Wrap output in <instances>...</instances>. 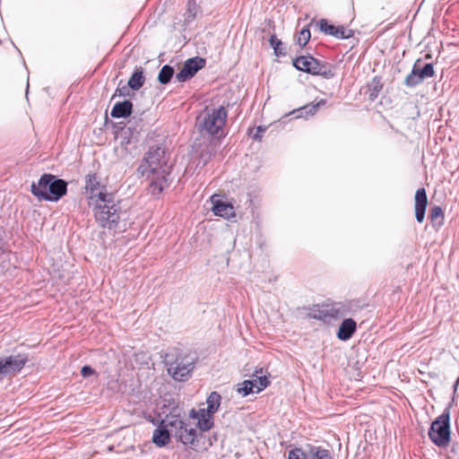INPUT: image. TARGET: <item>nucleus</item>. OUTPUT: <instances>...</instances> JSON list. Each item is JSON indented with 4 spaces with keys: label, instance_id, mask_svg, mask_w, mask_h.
I'll return each instance as SVG.
<instances>
[{
    "label": "nucleus",
    "instance_id": "20e7f679",
    "mask_svg": "<svg viewBox=\"0 0 459 459\" xmlns=\"http://www.w3.org/2000/svg\"><path fill=\"white\" fill-rule=\"evenodd\" d=\"M31 194L39 201L57 202L67 193V182L55 175L44 173L38 182H32Z\"/></svg>",
    "mask_w": 459,
    "mask_h": 459
},
{
    "label": "nucleus",
    "instance_id": "c9c22d12",
    "mask_svg": "<svg viewBox=\"0 0 459 459\" xmlns=\"http://www.w3.org/2000/svg\"><path fill=\"white\" fill-rule=\"evenodd\" d=\"M310 37V30L307 28H303L297 37V44L303 48L309 41Z\"/></svg>",
    "mask_w": 459,
    "mask_h": 459
},
{
    "label": "nucleus",
    "instance_id": "a19ab883",
    "mask_svg": "<svg viewBox=\"0 0 459 459\" xmlns=\"http://www.w3.org/2000/svg\"><path fill=\"white\" fill-rule=\"evenodd\" d=\"M458 385H459V376H458V378L456 379L455 383L454 384V393L456 392Z\"/></svg>",
    "mask_w": 459,
    "mask_h": 459
},
{
    "label": "nucleus",
    "instance_id": "f704fd0d",
    "mask_svg": "<svg viewBox=\"0 0 459 459\" xmlns=\"http://www.w3.org/2000/svg\"><path fill=\"white\" fill-rule=\"evenodd\" d=\"M334 32L335 34L333 37L340 39H349L353 36V30L344 27L343 25L337 26V29L334 30Z\"/></svg>",
    "mask_w": 459,
    "mask_h": 459
},
{
    "label": "nucleus",
    "instance_id": "58836bf2",
    "mask_svg": "<svg viewBox=\"0 0 459 459\" xmlns=\"http://www.w3.org/2000/svg\"><path fill=\"white\" fill-rule=\"evenodd\" d=\"M81 374L83 377H88L95 374V370L88 365L82 368Z\"/></svg>",
    "mask_w": 459,
    "mask_h": 459
},
{
    "label": "nucleus",
    "instance_id": "9b49d317",
    "mask_svg": "<svg viewBox=\"0 0 459 459\" xmlns=\"http://www.w3.org/2000/svg\"><path fill=\"white\" fill-rule=\"evenodd\" d=\"M415 218L418 222L421 223L425 218V212L428 205V197L425 188L421 187L417 189L415 193Z\"/></svg>",
    "mask_w": 459,
    "mask_h": 459
},
{
    "label": "nucleus",
    "instance_id": "c85d7f7f",
    "mask_svg": "<svg viewBox=\"0 0 459 459\" xmlns=\"http://www.w3.org/2000/svg\"><path fill=\"white\" fill-rule=\"evenodd\" d=\"M287 459H307V444L289 450Z\"/></svg>",
    "mask_w": 459,
    "mask_h": 459
},
{
    "label": "nucleus",
    "instance_id": "7c9ffc66",
    "mask_svg": "<svg viewBox=\"0 0 459 459\" xmlns=\"http://www.w3.org/2000/svg\"><path fill=\"white\" fill-rule=\"evenodd\" d=\"M422 81L420 79L417 74L416 68H412L411 73L404 79V85L409 88H413L419 84H420Z\"/></svg>",
    "mask_w": 459,
    "mask_h": 459
},
{
    "label": "nucleus",
    "instance_id": "aec40b11",
    "mask_svg": "<svg viewBox=\"0 0 459 459\" xmlns=\"http://www.w3.org/2000/svg\"><path fill=\"white\" fill-rule=\"evenodd\" d=\"M420 59H418L413 65L412 68H416L417 74L420 79L423 82L426 78H431L435 74L434 67L431 63L425 64L422 68L419 67Z\"/></svg>",
    "mask_w": 459,
    "mask_h": 459
},
{
    "label": "nucleus",
    "instance_id": "473e14b6",
    "mask_svg": "<svg viewBox=\"0 0 459 459\" xmlns=\"http://www.w3.org/2000/svg\"><path fill=\"white\" fill-rule=\"evenodd\" d=\"M254 383L251 382L249 379L248 380H245L243 381L238 388V393L242 394L243 396H247L252 393H255V390H254Z\"/></svg>",
    "mask_w": 459,
    "mask_h": 459
},
{
    "label": "nucleus",
    "instance_id": "72a5a7b5",
    "mask_svg": "<svg viewBox=\"0 0 459 459\" xmlns=\"http://www.w3.org/2000/svg\"><path fill=\"white\" fill-rule=\"evenodd\" d=\"M318 24H319V29L321 31H323L326 35L334 36V34H335L334 30H336L337 26H335L333 24H329L327 20H325V19H321L318 22Z\"/></svg>",
    "mask_w": 459,
    "mask_h": 459
},
{
    "label": "nucleus",
    "instance_id": "6e6552de",
    "mask_svg": "<svg viewBox=\"0 0 459 459\" xmlns=\"http://www.w3.org/2000/svg\"><path fill=\"white\" fill-rule=\"evenodd\" d=\"M28 362V356L25 354H16L5 357H0V380L7 376H15Z\"/></svg>",
    "mask_w": 459,
    "mask_h": 459
},
{
    "label": "nucleus",
    "instance_id": "f3484780",
    "mask_svg": "<svg viewBox=\"0 0 459 459\" xmlns=\"http://www.w3.org/2000/svg\"><path fill=\"white\" fill-rule=\"evenodd\" d=\"M133 103L130 100L117 102L111 109L110 115L114 118H126L132 114Z\"/></svg>",
    "mask_w": 459,
    "mask_h": 459
},
{
    "label": "nucleus",
    "instance_id": "cd10ccee",
    "mask_svg": "<svg viewBox=\"0 0 459 459\" xmlns=\"http://www.w3.org/2000/svg\"><path fill=\"white\" fill-rule=\"evenodd\" d=\"M100 187V178L96 174H88L85 178V189L91 192V196L94 195L93 193L96 190H99Z\"/></svg>",
    "mask_w": 459,
    "mask_h": 459
},
{
    "label": "nucleus",
    "instance_id": "39448f33",
    "mask_svg": "<svg viewBox=\"0 0 459 459\" xmlns=\"http://www.w3.org/2000/svg\"><path fill=\"white\" fill-rule=\"evenodd\" d=\"M228 112L223 106L208 108L204 110L199 119V128L212 136L224 137L223 127L226 124Z\"/></svg>",
    "mask_w": 459,
    "mask_h": 459
},
{
    "label": "nucleus",
    "instance_id": "e433bc0d",
    "mask_svg": "<svg viewBox=\"0 0 459 459\" xmlns=\"http://www.w3.org/2000/svg\"><path fill=\"white\" fill-rule=\"evenodd\" d=\"M253 128L252 129H248L249 131V134L252 135V138L254 140H256V141H261L262 140V137H263V134L265 132L266 130V127L264 126H257L255 129V133L252 134L253 132Z\"/></svg>",
    "mask_w": 459,
    "mask_h": 459
},
{
    "label": "nucleus",
    "instance_id": "412c9836",
    "mask_svg": "<svg viewBox=\"0 0 459 459\" xmlns=\"http://www.w3.org/2000/svg\"><path fill=\"white\" fill-rule=\"evenodd\" d=\"M429 218L435 228H439L444 224V212L440 206H434L430 209Z\"/></svg>",
    "mask_w": 459,
    "mask_h": 459
},
{
    "label": "nucleus",
    "instance_id": "4468645a",
    "mask_svg": "<svg viewBox=\"0 0 459 459\" xmlns=\"http://www.w3.org/2000/svg\"><path fill=\"white\" fill-rule=\"evenodd\" d=\"M169 425L166 421V418L161 420L157 429H154L152 435V442L159 447H163L169 444L170 440V429L168 428Z\"/></svg>",
    "mask_w": 459,
    "mask_h": 459
},
{
    "label": "nucleus",
    "instance_id": "1a4fd4ad",
    "mask_svg": "<svg viewBox=\"0 0 459 459\" xmlns=\"http://www.w3.org/2000/svg\"><path fill=\"white\" fill-rule=\"evenodd\" d=\"M205 65V59L195 56L187 59L181 70L176 74L178 82H185L195 76V74Z\"/></svg>",
    "mask_w": 459,
    "mask_h": 459
},
{
    "label": "nucleus",
    "instance_id": "6ab92c4d",
    "mask_svg": "<svg viewBox=\"0 0 459 459\" xmlns=\"http://www.w3.org/2000/svg\"><path fill=\"white\" fill-rule=\"evenodd\" d=\"M307 459H333L328 449L319 446L307 444Z\"/></svg>",
    "mask_w": 459,
    "mask_h": 459
},
{
    "label": "nucleus",
    "instance_id": "ddd939ff",
    "mask_svg": "<svg viewBox=\"0 0 459 459\" xmlns=\"http://www.w3.org/2000/svg\"><path fill=\"white\" fill-rule=\"evenodd\" d=\"M319 60L311 56H300L293 60V65L296 69L307 74H316Z\"/></svg>",
    "mask_w": 459,
    "mask_h": 459
},
{
    "label": "nucleus",
    "instance_id": "f257e3e1",
    "mask_svg": "<svg viewBox=\"0 0 459 459\" xmlns=\"http://www.w3.org/2000/svg\"><path fill=\"white\" fill-rule=\"evenodd\" d=\"M169 155L164 148L152 146L137 169L141 176H146L149 178V191L155 197H158L169 185V176L171 166L169 165Z\"/></svg>",
    "mask_w": 459,
    "mask_h": 459
},
{
    "label": "nucleus",
    "instance_id": "4be33fe9",
    "mask_svg": "<svg viewBox=\"0 0 459 459\" xmlns=\"http://www.w3.org/2000/svg\"><path fill=\"white\" fill-rule=\"evenodd\" d=\"M383 89L381 78L375 76L368 85V93L371 100H375Z\"/></svg>",
    "mask_w": 459,
    "mask_h": 459
},
{
    "label": "nucleus",
    "instance_id": "4c0bfd02",
    "mask_svg": "<svg viewBox=\"0 0 459 459\" xmlns=\"http://www.w3.org/2000/svg\"><path fill=\"white\" fill-rule=\"evenodd\" d=\"M130 87L128 85V83L126 85H123V86H118L116 90V92L113 96V98L117 95L118 96H122V97H126V96H129L130 95Z\"/></svg>",
    "mask_w": 459,
    "mask_h": 459
},
{
    "label": "nucleus",
    "instance_id": "2eb2a0df",
    "mask_svg": "<svg viewBox=\"0 0 459 459\" xmlns=\"http://www.w3.org/2000/svg\"><path fill=\"white\" fill-rule=\"evenodd\" d=\"M357 330V323L352 318H345L341 323L337 331V338L341 341H348L355 333Z\"/></svg>",
    "mask_w": 459,
    "mask_h": 459
},
{
    "label": "nucleus",
    "instance_id": "a211bd4d",
    "mask_svg": "<svg viewBox=\"0 0 459 459\" xmlns=\"http://www.w3.org/2000/svg\"><path fill=\"white\" fill-rule=\"evenodd\" d=\"M325 103H326L325 100H320L316 103L312 102V103L307 104V105L303 106L302 108L293 110L291 113H297L298 114L296 116L297 118L298 117L307 118L310 116L315 115L317 112V110L319 109V108L322 106H325Z\"/></svg>",
    "mask_w": 459,
    "mask_h": 459
},
{
    "label": "nucleus",
    "instance_id": "423d86ee",
    "mask_svg": "<svg viewBox=\"0 0 459 459\" xmlns=\"http://www.w3.org/2000/svg\"><path fill=\"white\" fill-rule=\"evenodd\" d=\"M430 440L437 446H446L450 440V409L446 408L429 429Z\"/></svg>",
    "mask_w": 459,
    "mask_h": 459
},
{
    "label": "nucleus",
    "instance_id": "7ed1b4c3",
    "mask_svg": "<svg viewBox=\"0 0 459 459\" xmlns=\"http://www.w3.org/2000/svg\"><path fill=\"white\" fill-rule=\"evenodd\" d=\"M197 361L195 353L173 349L167 352L164 357V363L169 375L175 381H186L193 373Z\"/></svg>",
    "mask_w": 459,
    "mask_h": 459
},
{
    "label": "nucleus",
    "instance_id": "dca6fc26",
    "mask_svg": "<svg viewBox=\"0 0 459 459\" xmlns=\"http://www.w3.org/2000/svg\"><path fill=\"white\" fill-rule=\"evenodd\" d=\"M212 202L213 204L212 212L215 215L224 218H230L235 215L234 207L231 204L214 200V196H212Z\"/></svg>",
    "mask_w": 459,
    "mask_h": 459
},
{
    "label": "nucleus",
    "instance_id": "f8f14e48",
    "mask_svg": "<svg viewBox=\"0 0 459 459\" xmlns=\"http://www.w3.org/2000/svg\"><path fill=\"white\" fill-rule=\"evenodd\" d=\"M213 413L205 409H200L198 411L192 410L190 416L197 420V426L202 431H207L213 427Z\"/></svg>",
    "mask_w": 459,
    "mask_h": 459
},
{
    "label": "nucleus",
    "instance_id": "0eeeda50",
    "mask_svg": "<svg viewBox=\"0 0 459 459\" xmlns=\"http://www.w3.org/2000/svg\"><path fill=\"white\" fill-rule=\"evenodd\" d=\"M166 421L169 425L171 434H174L180 442L190 445L192 447L195 446L197 434L195 428L177 415L166 416Z\"/></svg>",
    "mask_w": 459,
    "mask_h": 459
},
{
    "label": "nucleus",
    "instance_id": "ea45409f",
    "mask_svg": "<svg viewBox=\"0 0 459 459\" xmlns=\"http://www.w3.org/2000/svg\"><path fill=\"white\" fill-rule=\"evenodd\" d=\"M187 5H188V9H187L188 18H195V2L194 0H189Z\"/></svg>",
    "mask_w": 459,
    "mask_h": 459
},
{
    "label": "nucleus",
    "instance_id": "c756f323",
    "mask_svg": "<svg viewBox=\"0 0 459 459\" xmlns=\"http://www.w3.org/2000/svg\"><path fill=\"white\" fill-rule=\"evenodd\" d=\"M271 47L273 48L276 56H284L286 55L282 42L275 35H272L269 39Z\"/></svg>",
    "mask_w": 459,
    "mask_h": 459
},
{
    "label": "nucleus",
    "instance_id": "f03ea898",
    "mask_svg": "<svg viewBox=\"0 0 459 459\" xmlns=\"http://www.w3.org/2000/svg\"><path fill=\"white\" fill-rule=\"evenodd\" d=\"M91 199H95L94 216L98 223L103 228H117L126 214L122 201L117 199L114 194L103 191L91 196Z\"/></svg>",
    "mask_w": 459,
    "mask_h": 459
},
{
    "label": "nucleus",
    "instance_id": "2f4dec72",
    "mask_svg": "<svg viewBox=\"0 0 459 459\" xmlns=\"http://www.w3.org/2000/svg\"><path fill=\"white\" fill-rule=\"evenodd\" d=\"M326 307L325 304H323L321 306H317L316 308L312 310V312L309 314V316L316 320L323 321L325 324H326Z\"/></svg>",
    "mask_w": 459,
    "mask_h": 459
},
{
    "label": "nucleus",
    "instance_id": "b1692460",
    "mask_svg": "<svg viewBox=\"0 0 459 459\" xmlns=\"http://www.w3.org/2000/svg\"><path fill=\"white\" fill-rule=\"evenodd\" d=\"M144 82L143 72L142 70H136L133 73L127 83L132 90L137 91L143 87Z\"/></svg>",
    "mask_w": 459,
    "mask_h": 459
},
{
    "label": "nucleus",
    "instance_id": "a878e982",
    "mask_svg": "<svg viewBox=\"0 0 459 459\" xmlns=\"http://www.w3.org/2000/svg\"><path fill=\"white\" fill-rule=\"evenodd\" d=\"M258 373H262V368H260L259 371L255 370V375L253 376L255 377V378L249 379L255 385L254 390L255 393L261 392L262 390L266 388L270 384V381L268 380L266 376H258Z\"/></svg>",
    "mask_w": 459,
    "mask_h": 459
},
{
    "label": "nucleus",
    "instance_id": "bb28decb",
    "mask_svg": "<svg viewBox=\"0 0 459 459\" xmlns=\"http://www.w3.org/2000/svg\"><path fill=\"white\" fill-rule=\"evenodd\" d=\"M174 68L169 65H165L161 67L160 71L158 74V81L161 84H167L170 82L171 78L174 75Z\"/></svg>",
    "mask_w": 459,
    "mask_h": 459
},
{
    "label": "nucleus",
    "instance_id": "393cba45",
    "mask_svg": "<svg viewBox=\"0 0 459 459\" xmlns=\"http://www.w3.org/2000/svg\"><path fill=\"white\" fill-rule=\"evenodd\" d=\"M221 402V395L217 392H212L207 397V410L209 412H212L213 414L218 411Z\"/></svg>",
    "mask_w": 459,
    "mask_h": 459
},
{
    "label": "nucleus",
    "instance_id": "5701e85b",
    "mask_svg": "<svg viewBox=\"0 0 459 459\" xmlns=\"http://www.w3.org/2000/svg\"><path fill=\"white\" fill-rule=\"evenodd\" d=\"M315 75H321L324 78L331 79L335 75V67L330 63H318Z\"/></svg>",
    "mask_w": 459,
    "mask_h": 459
},
{
    "label": "nucleus",
    "instance_id": "9d476101",
    "mask_svg": "<svg viewBox=\"0 0 459 459\" xmlns=\"http://www.w3.org/2000/svg\"><path fill=\"white\" fill-rule=\"evenodd\" d=\"M326 307V324H333V321L340 320L349 313V307L344 303L325 304Z\"/></svg>",
    "mask_w": 459,
    "mask_h": 459
}]
</instances>
